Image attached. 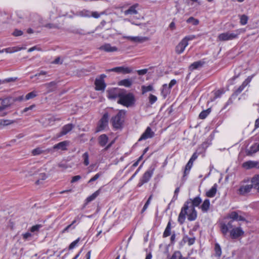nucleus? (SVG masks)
Instances as JSON below:
<instances>
[{"label": "nucleus", "mask_w": 259, "mask_h": 259, "mask_svg": "<svg viewBox=\"0 0 259 259\" xmlns=\"http://www.w3.org/2000/svg\"><path fill=\"white\" fill-rule=\"evenodd\" d=\"M154 170V168L150 167L145 171L142 178L140 179L138 184V187H140L145 183L148 182L153 175Z\"/></svg>", "instance_id": "obj_4"}, {"label": "nucleus", "mask_w": 259, "mask_h": 259, "mask_svg": "<svg viewBox=\"0 0 259 259\" xmlns=\"http://www.w3.org/2000/svg\"><path fill=\"white\" fill-rule=\"evenodd\" d=\"M187 46V44L182 40L176 46V52L178 54L182 53Z\"/></svg>", "instance_id": "obj_28"}, {"label": "nucleus", "mask_w": 259, "mask_h": 259, "mask_svg": "<svg viewBox=\"0 0 259 259\" xmlns=\"http://www.w3.org/2000/svg\"><path fill=\"white\" fill-rule=\"evenodd\" d=\"M150 201L147 200L146 202L145 203L142 210V212L143 213V212H144L148 208L149 205L150 204Z\"/></svg>", "instance_id": "obj_64"}, {"label": "nucleus", "mask_w": 259, "mask_h": 259, "mask_svg": "<svg viewBox=\"0 0 259 259\" xmlns=\"http://www.w3.org/2000/svg\"><path fill=\"white\" fill-rule=\"evenodd\" d=\"M100 193V189L98 190L96 192H95L93 194H92L91 196L88 197L87 199H85V204H87L89 203V202L93 201L95 200L96 197L99 195Z\"/></svg>", "instance_id": "obj_32"}, {"label": "nucleus", "mask_w": 259, "mask_h": 259, "mask_svg": "<svg viewBox=\"0 0 259 259\" xmlns=\"http://www.w3.org/2000/svg\"><path fill=\"white\" fill-rule=\"evenodd\" d=\"M154 136V133L152 131L151 128L148 126L146 129L145 131L141 135V137L139 139V141H142L146 140L149 138H152Z\"/></svg>", "instance_id": "obj_12"}, {"label": "nucleus", "mask_w": 259, "mask_h": 259, "mask_svg": "<svg viewBox=\"0 0 259 259\" xmlns=\"http://www.w3.org/2000/svg\"><path fill=\"white\" fill-rule=\"evenodd\" d=\"M238 33L231 32L227 31L220 34L218 36V40L221 41H225L234 39L237 37Z\"/></svg>", "instance_id": "obj_6"}, {"label": "nucleus", "mask_w": 259, "mask_h": 259, "mask_svg": "<svg viewBox=\"0 0 259 259\" xmlns=\"http://www.w3.org/2000/svg\"><path fill=\"white\" fill-rule=\"evenodd\" d=\"M69 144V142L64 141L61 142L53 146V149L54 150H61L65 151L67 150V146Z\"/></svg>", "instance_id": "obj_22"}, {"label": "nucleus", "mask_w": 259, "mask_h": 259, "mask_svg": "<svg viewBox=\"0 0 259 259\" xmlns=\"http://www.w3.org/2000/svg\"><path fill=\"white\" fill-rule=\"evenodd\" d=\"M153 90V86L152 85H149L148 86L143 85L142 86V94H144L145 93L152 91Z\"/></svg>", "instance_id": "obj_43"}, {"label": "nucleus", "mask_w": 259, "mask_h": 259, "mask_svg": "<svg viewBox=\"0 0 259 259\" xmlns=\"http://www.w3.org/2000/svg\"><path fill=\"white\" fill-rule=\"evenodd\" d=\"M4 126L8 125L16 122L14 120H3Z\"/></svg>", "instance_id": "obj_58"}, {"label": "nucleus", "mask_w": 259, "mask_h": 259, "mask_svg": "<svg viewBox=\"0 0 259 259\" xmlns=\"http://www.w3.org/2000/svg\"><path fill=\"white\" fill-rule=\"evenodd\" d=\"M243 166L246 169H250L253 167L259 168V162L253 161H248L243 163Z\"/></svg>", "instance_id": "obj_26"}, {"label": "nucleus", "mask_w": 259, "mask_h": 259, "mask_svg": "<svg viewBox=\"0 0 259 259\" xmlns=\"http://www.w3.org/2000/svg\"><path fill=\"white\" fill-rule=\"evenodd\" d=\"M252 189L250 185H245L241 186L238 190L239 193L240 195H244L250 192Z\"/></svg>", "instance_id": "obj_24"}, {"label": "nucleus", "mask_w": 259, "mask_h": 259, "mask_svg": "<svg viewBox=\"0 0 259 259\" xmlns=\"http://www.w3.org/2000/svg\"><path fill=\"white\" fill-rule=\"evenodd\" d=\"M138 4L134 5L131 6L127 10H125L123 12V13L125 15H133L138 14V11L136 10V8L138 7Z\"/></svg>", "instance_id": "obj_25"}, {"label": "nucleus", "mask_w": 259, "mask_h": 259, "mask_svg": "<svg viewBox=\"0 0 259 259\" xmlns=\"http://www.w3.org/2000/svg\"><path fill=\"white\" fill-rule=\"evenodd\" d=\"M210 207V201L208 199H206L200 206L201 210L203 212H206L208 211Z\"/></svg>", "instance_id": "obj_31"}, {"label": "nucleus", "mask_w": 259, "mask_h": 259, "mask_svg": "<svg viewBox=\"0 0 259 259\" xmlns=\"http://www.w3.org/2000/svg\"><path fill=\"white\" fill-rule=\"evenodd\" d=\"M180 192V187H177L174 192V195L172 198L171 201H175L178 199V194Z\"/></svg>", "instance_id": "obj_53"}, {"label": "nucleus", "mask_w": 259, "mask_h": 259, "mask_svg": "<svg viewBox=\"0 0 259 259\" xmlns=\"http://www.w3.org/2000/svg\"><path fill=\"white\" fill-rule=\"evenodd\" d=\"M169 259H185L183 258L182 255L180 251H176L172 254L171 257Z\"/></svg>", "instance_id": "obj_41"}, {"label": "nucleus", "mask_w": 259, "mask_h": 259, "mask_svg": "<svg viewBox=\"0 0 259 259\" xmlns=\"http://www.w3.org/2000/svg\"><path fill=\"white\" fill-rule=\"evenodd\" d=\"M228 218L231 219L232 221H245V219L244 217L239 215L236 211H233L231 212L228 215Z\"/></svg>", "instance_id": "obj_20"}, {"label": "nucleus", "mask_w": 259, "mask_h": 259, "mask_svg": "<svg viewBox=\"0 0 259 259\" xmlns=\"http://www.w3.org/2000/svg\"><path fill=\"white\" fill-rule=\"evenodd\" d=\"M23 34V32L18 29H15L13 32V35L15 36H21Z\"/></svg>", "instance_id": "obj_57"}, {"label": "nucleus", "mask_w": 259, "mask_h": 259, "mask_svg": "<svg viewBox=\"0 0 259 259\" xmlns=\"http://www.w3.org/2000/svg\"><path fill=\"white\" fill-rule=\"evenodd\" d=\"M119 85H122L125 87H130L132 84V80L131 79H124L118 82Z\"/></svg>", "instance_id": "obj_34"}, {"label": "nucleus", "mask_w": 259, "mask_h": 259, "mask_svg": "<svg viewBox=\"0 0 259 259\" xmlns=\"http://www.w3.org/2000/svg\"><path fill=\"white\" fill-rule=\"evenodd\" d=\"M37 96L36 92L32 91L27 94L25 98V100H28L35 97Z\"/></svg>", "instance_id": "obj_48"}, {"label": "nucleus", "mask_w": 259, "mask_h": 259, "mask_svg": "<svg viewBox=\"0 0 259 259\" xmlns=\"http://www.w3.org/2000/svg\"><path fill=\"white\" fill-rule=\"evenodd\" d=\"M244 234V232L240 227L234 228L230 231V237L232 239H236L241 237Z\"/></svg>", "instance_id": "obj_9"}, {"label": "nucleus", "mask_w": 259, "mask_h": 259, "mask_svg": "<svg viewBox=\"0 0 259 259\" xmlns=\"http://www.w3.org/2000/svg\"><path fill=\"white\" fill-rule=\"evenodd\" d=\"M224 92H225L223 90H219L217 91L214 93V98L217 99L218 98H220L221 96V95L224 93Z\"/></svg>", "instance_id": "obj_55"}, {"label": "nucleus", "mask_w": 259, "mask_h": 259, "mask_svg": "<svg viewBox=\"0 0 259 259\" xmlns=\"http://www.w3.org/2000/svg\"><path fill=\"white\" fill-rule=\"evenodd\" d=\"M123 38H126L130 41L137 42V43H143L149 40V38L147 36H123Z\"/></svg>", "instance_id": "obj_10"}, {"label": "nucleus", "mask_w": 259, "mask_h": 259, "mask_svg": "<svg viewBox=\"0 0 259 259\" xmlns=\"http://www.w3.org/2000/svg\"><path fill=\"white\" fill-rule=\"evenodd\" d=\"M99 49L106 52H114L118 51V48L115 46H111L110 44H105L101 46Z\"/></svg>", "instance_id": "obj_18"}, {"label": "nucleus", "mask_w": 259, "mask_h": 259, "mask_svg": "<svg viewBox=\"0 0 259 259\" xmlns=\"http://www.w3.org/2000/svg\"><path fill=\"white\" fill-rule=\"evenodd\" d=\"M25 48L20 47L19 46H16L13 47H9L7 48L1 50V52H5L6 53H13L15 52H17L18 51H21L22 50L25 49Z\"/></svg>", "instance_id": "obj_23"}, {"label": "nucleus", "mask_w": 259, "mask_h": 259, "mask_svg": "<svg viewBox=\"0 0 259 259\" xmlns=\"http://www.w3.org/2000/svg\"><path fill=\"white\" fill-rule=\"evenodd\" d=\"M74 127V125L72 124H67L63 126L62 128V131L57 135V137L59 138L64 135H66L68 133L71 131Z\"/></svg>", "instance_id": "obj_19"}, {"label": "nucleus", "mask_w": 259, "mask_h": 259, "mask_svg": "<svg viewBox=\"0 0 259 259\" xmlns=\"http://www.w3.org/2000/svg\"><path fill=\"white\" fill-rule=\"evenodd\" d=\"M109 115L108 113H105L100 120L97 127L96 133L104 130L108 125Z\"/></svg>", "instance_id": "obj_7"}, {"label": "nucleus", "mask_w": 259, "mask_h": 259, "mask_svg": "<svg viewBox=\"0 0 259 259\" xmlns=\"http://www.w3.org/2000/svg\"><path fill=\"white\" fill-rule=\"evenodd\" d=\"M171 234V223L170 221L168 222L166 227L163 232V237L165 238L169 236Z\"/></svg>", "instance_id": "obj_35"}, {"label": "nucleus", "mask_w": 259, "mask_h": 259, "mask_svg": "<svg viewBox=\"0 0 259 259\" xmlns=\"http://www.w3.org/2000/svg\"><path fill=\"white\" fill-rule=\"evenodd\" d=\"M240 23L242 25H245L247 24L248 18L245 15H242L240 17Z\"/></svg>", "instance_id": "obj_47"}, {"label": "nucleus", "mask_w": 259, "mask_h": 259, "mask_svg": "<svg viewBox=\"0 0 259 259\" xmlns=\"http://www.w3.org/2000/svg\"><path fill=\"white\" fill-rule=\"evenodd\" d=\"M210 112V109L203 110L200 113L199 117L200 119H204L207 116V115L209 114Z\"/></svg>", "instance_id": "obj_42"}, {"label": "nucleus", "mask_w": 259, "mask_h": 259, "mask_svg": "<svg viewBox=\"0 0 259 259\" xmlns=\"http://www.w3.org/2000/svg\"><path fill=\"white\" fill-rule=\"evenodd\" d=\"M44 152V150H42L41 148L37 147L32 151V154L33 156H36L43 153Z\"/></svg>", "instance_id": "obj_46"}, {"label": "nucleus", "mask_w": 259, "mask_h": 259, "mask_svg": "<svg viewBox=\"0 0 259 259\" xmlns=\"http://www.w3.org/2000/svg\"><path fill=\"white\" fill-rule=\"evenodd\" d=\"M186 22L188 23H192L193 25H197L199 22L198 19H196L193 17H190V18H189L187 20Z\"/></svg>", "instance_id": "obj_45"}, {"label": "nucleus", "mask_w": 259, "mask_h": 259, "mask_svg": "<svg viewBox=\"0 0 259 259\" xmlns=\"http://www.w3.org/2000/svg\"><path fill=\"white\" fill-rule=\"evenodd\" d=\"M106 75L102 74H101L99 78H96L95 81V89L97 91H104L106 88V84L104 79Z\"/></svg>", "instance_id": "obj_8"}, {"label": "nucleus", "mask_w": 259, "mask_h": 259, "mask_svg": "<svg viewBox=\"0 0 259 259\" xmlns=\"http://www.w3.org/2000/svg\"><path fill=\"white\" fill-rule=\"evenodd\" d=\"M122 90H119L117 89H115L114 90H111L108 93V98L110 99H115L117 98H118V99H120V96L122 93Z\"/></svg>", "instance_id": "obj_16"}, {"label": "nucleus", "mask_w": 259, "mask_h": 259, "mask_svg": "<svg viewBox=\"0 0 259 259\" xmlns=\"http://www.w3.org/2000/svg\"><path fill=\"white\" fill-rule=\"evenodd\" d=\"M4 126L8 125L16 122L14 120H3Z\"/></svg>", "instance_id": "obj_59"}, {"label": "nucleus", "mask_w": 259, "mask_h": 259, "mask_svg": "<svg viewBox=\"0 0 259 259\" xmlns=\"http://www.w3.org/2000/svg\"><path fill=\"white\" fill-rule=\"evenodd\" d=\"M80 240V238H78L76 240L73 241L69 246V249L71 250L73 249L76 246H77Z\"/></svg>", "instance_id": "obj_52"}, {"label": "nucleus", "mask_w": 259, "mask_h": 259, "mask_svg": "<svg viewBox=\"0 0 259 259\" xmlns=\"http://www.w3.org/2000/svg\"><path fill=\"white\" fill-rule=\"evenodd\" d=\"M217 187L218 185L217 184H214L210 189L206 192V195L208 197H214L217 192Z\"/></svg>", "instance_id": "obj_30"}, {"label": "nucleus", "mask_w": 259, "mask_h": 259, "mask_svg": "<svg viewBox=\"0 0 259 259\" xmlns=\"http://www.w3.org/2000/svg\"><path fill=\"white\" fill-rule=\"evenodd\" d=\"M81 179V176L79 175L75 176L72 177V180L71 181V183H73L75 182L78 181Z\"/></svg>", "instance_id": "obj_61"}, {"label": "nucleus", "mask_w": 259, "mask_h": 259, "mask_svg": "<svg viewBox=\"0 0 259 259\" xmlns=\"http://www.w3.org/2000/svg\"><path fill=\"white\" fill-rule=\"evenodd\" d=\"M193 162H191L190 160H189L185 166V170L184 171L183 179H184V178L189 174V171L193 165Z\"/></svg>", "instance_id": "obj_37"}, {"label": "nucleus", "mask_w": 259, "mask_h": 259, "mask_svg": "<svg viewBox=\"0 0 259 259\" xmlns=\"http://www.w3.org/2000/svg\"><path fill=\"white\" fill-rule=\"evenodd\" d=\"M204 63V62L202 61H196L192 63L191 65L190 68H191V70L196 69L198 68L202 67Z\"/></svg>", "instance_id": "obj_36"}, {"label": "nucleus", "mask_w": 259, "mask_h": 259, "mask_svg": "<svg viewBox=\"0 0 259 259\" xmlns=\"http://www.w3.org/2000/svg\"><path fill=\"white\" fill-rule=\"evenodd\" d=\"M149 103L151 104H153L157 101V98L155 96H154L152 94H150L149 97Z\"/></svg>", "instance_id": "obj_54"}, {"label": "nucleus", "mask_w": 259, "mask_h": 259, "mask_svg": "<svg viewBox=\"0 0 259 259\" xmlns=\"http://www.w3.org/2000/svg\"><path fill=\"white\" fill-rule=\"evenodd\" d=\"M201 202L202 199L199 196H197L194 199H189L185 202L178 217V221L179 223L181 225L184 223L189 206H192L193 208H195V207L199 206Z\"/></svg>", "instance_id": "obj_1"}, {"label": "nucleus", "mask_w": 259, "mask_h": 259, "mask_svg": "<svg viewBox=\"0 0 259 259\" xmlns=\"http://www.w3.org/2000/svg\"><path fill=\"white\" fill-rule=\"evenodd\" d=\"M214 252L215 255L217 257H220L222 254V249L219 243H216L214 244Z\"/></svg>", "instance_id": "obj_39"}, {"label": "nucleus", "mask_w": 259, "mask_h": 259, "mask_svg": "<svg viewBox=\"0 0 259 259\" xmlns=\"http://www.w3.org/2000/svg\"><path fill=\"white\" fill-rule=\"evenodd\" d=\"M98 141L100 146L104 147L108 143V137L106 134H102L98 137Z\"/></svg>", "instance_id": "obj_27"}, {"label": "nucleus", "mask_w": 259, "mask_h": 259, "mask_svg": "<svg viewBox=\"0 0 259 259\" xmlns=\"http://www.w3.org/2000/svg\"><path fill=\"white\" fill-rule=\"evenodd\" d=\"M101 174L100 173H98L96 174L93 178H92L88 182L89 183L93 182L97 180L100 176Z\"/></svg>", "instance_id": "obj_56"}, {"label": "nucleus", "mask_w": 259, "mask_h": 259, "mask_svg": "<svg viewBox=\"0 0 259 259\" xmlns=\"http://www.w3.org/2000/svg\"><path fill=\"white\" fill-rule=\"evenodd\" d=\"M170 88L167 85V84H164L162 86V89L161 91L162 95L165 97L170 92Z\"/></svg>", "instance_id": "obj_38"}, {"label": "nucleus", "mask_w": 259, "mask_h": 259, "mask_svg": "<svg viewBox=\"0 0 259 259\" xmlns=\"http://www.w3.org/2000/svg\"><path fill=\"white\" fill-rule=\"evenodd\" d=\"M125 114V112L121 110L115 116L111 118L110 122L114 128L118 129L121 127L124 122Z\"/></svg>", "instance_id": "obj_3"}, {"label": "nucleus", "mask_w": 259, "mask_h": 259, "mask_svg": "<svg viewBox=\"0 0 259 259\" xmlns=\"http://www.w3.org/2000/svg\"><path fill=\"white\" fill-rule=\"evenodd\" d=\"M195 38V36L194 35H191L185 36L182 40L188 45V41L191 40Z\"/></svg>", "instance_id": "obj_51"}, {"label": "nucleus", "mask_w": 259, "mask_h": 259, "mask_svg": "<svg viewBox=\"0 0 259 259\" xmlns=\"http://www.w3.org/2000/svg\"><path fill=\"white\" fill-rule=\"evenodd\" d=\"M107 71H112L117 73H122L123 74L130 73L132 72V69L129 67H125L124 66H119L113 68L112 69L107 70Z\"/></svg>", "instance_id": "obj_11"}, {"label": "nucleus", "mask_w": 259, "mask_h": 259, "mask_svg": "<svg viewBox=\"0 0 259 259\" xmlns=\"http://www.w3.org/2000/svg\"><path fill=\"white\" fill-rule=\"evenodd\" d=\"M120 99L117 103L126 107L132 106L135 104V98L132 93H127L125 90H122V93L119 95Z\"/></svg>", "instance_id": "obj_2"}, {"label": "nucleus", "mask_w": 259, "mask_h": 259, "mask_svg": "<svg viewBox=\"0 0 259 259\" xmlns=\"http://www.w3.org/2000/svg\"><path fill=\"white\" fill-rule=\"evenodd\" d=\"M251 184L250 185L255 189L257 192H259V175H255L251 179Z\"/></svg>", "instance_id": "obj_21"}, {"label": "nucleus", "mask_w": 259, "mask_h": 259, "mask_svg": "<svg viewBox=\"0 0 259 259\" xmlns=\"http://www.w3.org/2000/svg\"><path fill=\"white\" fill-rule=\"evenodd\" d=\"M233 222V221L231 220L227 224H221V230L224 235H226L228 233L229 229L232 230L233 228H234Z\"/></svg>", "instance_id": "obj_13"}, {"label": "nucleus", "mask_w": 259, "mask_h": 259, "mask_svg": "<svg viewBox=\"0 0 259 259\" xmlns=\"http://www.w3.org/2000/svg\"><path fill=\"white\" fill-rule=\"evenodd\" d=\"M188 220L190 221H193L197 218V211L195 208L192 206H189V209L187 210Z\"/></svg>", "instance_id": "obj_14"}, {"label": "nucleus", "mask_w": 259, "mask_h": 259, "mask_svg": "<svg viewBox=\"0 0 259 259\" xmlns=\"http://www.w3.org/2000/svg\"><path fill=\"white\" fill-rule=\"evenodd\" d=\"M259 151L258 145L257 143L252 145L249 149L246 150V155L248 156H251L252 154Z\"/></svg>", "instance_id": "obj_29"}, {"label": "nucleus", "mask_w": 259, "mask_h": 259, "mask_svg": "<svg viewBox=\"0 0 259 259\" xmlns=\"http://www.w3.org/2000/svg\"><path fill=\"white\" fill-rule=\"evenodd\" d=\"M82 158L83 159V164L87 166L89 164V155L88 152H85L82 155Z\"/></svg>", "instance_id": "obj_49"}, {"label": "nucleus", "mask_w": 259, "mask_h": 259, "mask_svg": "<svg viewBox=\"0 0 259 259\" xmlns=\"http://www.w3.org/2000/svg\"><path fill=\"white\" fill-rule=\"evenodd\" d=\"M195 241V238L194 237L189 238L187 236H185L183 237V241L184 243L188 242L189 245H193Z\"/></svg>", "instance_id": "obj_40"}, {"label": "nucleus", "mask_w": 259, "mask_h": 259, "mask_svg": "<svg viewBox=\"0 0 259 259\" xmlns=\"http://www.w3.org/2000/svg\"><path fill=\"white\" fill-rule=\"evenodd\" d=\"M23 238L25 240H27L28 238L32 236V234L29 232H26L22 234Z\"/></svg>", "instance_id": "obj_62"}, {"label": "nucleus", "mask_w": 259, "mask_h": 259, "mask_svg": "<svg viewBox=\"0 0 259 259\" xmlns=\"http://www.w3.org/2000/svg\"><path fill=\"white\" fill-rule=\"evenodd\" d=\"M148 71L147 69H144L141 70H139L137 71V73L139 75H143L147 73Z\"/></svg>", "instance_id": "obj_60"}, {"label": "nucleus", "mask_w": 259, "mask_h": 259, "mask_svg": "<svg viewBox=\"0 0 259 259\" xmlns=\"http://www.w3.org/2000/svg\"><path fill=\"white\" fill-rule=\"evenodd\" d=\"M253 75L249 76L243 82L242 84L240 85L236 90L234 91L232 95L233 98L236 97L238 96L245 89L246 87L249 85V83L251 81Z\"/></svg>", "instance_id": "obj_5"}, {"label": "nucleus", "mask_w": 259, "mask_h": 259, "mask_svg": "<svg viewBox=\"0 0 259 259\" xmlns=\"http://www.w3.org/2000/svg\"><path fill=\"white\" fill-rule=\"evenodd\" d=\"M77 222H79V218L78 217H76L72 222V223L69 225H68L66 228H65L62 231V233H65L66 232H68V230L70 229H75V226H73L74 224H75Z\"/></svg>", "instance_id": "obj_33"}, {"label": "nucleus", "mask_w": 259, "mask_h": 259, "mask_svg": "<svg viewBox=\"0 0 259 259\" xmlns=\"http://www.w3.org/2000/svg\"><path fill=\"white\" fill-rule=\"evenodd\" d=\"M5 110V109H4V108L2 106H0V116H6L8 113L7 112H4V111Z\"/></svg>", "instance_id": "obj_63"}, {"label": "nucleus", "mask_w": 259, "mask_h": 259, "mask_svg": "<svg viewBox=\"0 0 259 259\" xmlns=\"http://www.w3.org/2000/svg\"><path fill=\"white\" fill-rule=\"evenodd\" d=\"M42 227L40 224L36 225L31 227L30 230L31 232H38Z\"/></svg>", "instance_id": "obj_50"}, {"label": "nucleus", "mask_w": 259, "mask_h": 259, "mask_svg": "<svg viewBox=\"0 0 259 259\" xmlns=\"http://www.w3.org/2000/svg\"><path fill=\"white\" fill-rule=\"evenodd\" d=\"M76 15L81 17H90V16L89 12L84 10L77 12Z\"/></svg>", "instance_id": "obj_44"}, {"label": "nucleus", "mask_w": 259, "mask_h": 259, "mask_svg": "<svg viewBox=\"0 0 259 259\" xmlns=\"http://www.w3.org/2000/svg\"><path fill=\"white\" fill-rule=\"evenodd\" d=\"M41 87L46 88L47 93H50L55 91L56 89L57 82L53 81L49 83H45L42 84Z\"/></svg>", "instance_id": "obj_15"}, {"label": "nucleus", "mask_w": 259, "mask_h": 259, "mask_svg": "<svg viewBox=\"0 0 259 259\" xmlns=\"http://www.w3.org/2000/svg\"><path fill=\"white\" fill-rule=\"evenodd\" d=\"M2 101V106L5 110L8 107H10L14 103L13 101V97H8L4 99H0Z\"/></svg>", "instance_id": "obj_17"}]
</instances>
